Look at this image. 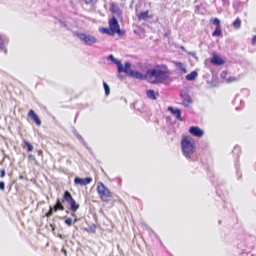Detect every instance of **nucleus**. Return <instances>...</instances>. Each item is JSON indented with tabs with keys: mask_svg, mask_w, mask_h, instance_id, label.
Instances as JSON below:
<instances>
[{
	"mask_svg": "<svg viewBox=\"0 0 256 256\" xmlns=\"http://www.w3.org/2000/svg\"><path fill=\"white\" fill-rule=\"evenodd\" d=\"M170 72L164 64L155 66L146 72L147 80L151 84L163 83L170 78Z\"/></svg>",
	"mask_w": 256,
	"mask_h": 256,
	"instance_id": "f257e3e1",
	"label": "nucleus"
},
{
	"mask_svg": "<svg viewBox=\"0 0 256 256\" xmlns=\"http://www.w3.org/2000/svg\"><path fill=\"white\" fill-rule=\"evenodd\" d=\"M96 190L99 198L104 202H109L112 198V192L101 182L97 183Z\"/></svg>",
	"mask_w": 256,
	"mask_h": 256,
	"instance_id": "f03ea898",
	"label": "nucleus"
},
{
	"mask_svg": "<svg viewBox=\"0 0 256 256\" xmlns=\"http://www.w3.org/2000/svg\"><path fill=\"white\" fill-rule=\"evenodd\" d=\"M62 202H67L70 206V209L72 212L71 216L75 217L76 215L75 212L80 208V204H78L74 199L72 198L71 194L68 191L66 190L62 196Z\"/></svg>",
	"mask_w": 256,
	"mask_h": 256,
	"instance_id": "7ed1b4c3",
	"label": "nucleus"
},
{
	"mask_svg": "<svg viewBox=\"0 0 256 256\" xmlns=\"http://www.w3.org/2000/svg\"><path fill=\"white\" fill-rule=\"evenodd\" d=\"M182 149L184 155L190 158L192 155V143L190 136H184L181 142Z\"/></svg>",
	"mask_w": 256,
	"mask_h": 256,
	"instance_id": "20e7f679",
	"label": "nucleus"
},
{
	"mask_svg": "<svg viewBox=\"0 0 256 256\" xmlns=\"http://www.w3.org/2000/svg\"><path fill=\"white\" fill-rule=\"evenodd\" d=\"M109 28H110L113 33L118 34V36H122L124 34V30H121L120 24L115 17L112 16L108 21Z\"/></svg>",
	"mask_w": 256,
	"mask_h": 256,
	"instance_id": "39448f33",
	"label": "nucleus"
},
{
	"mask_svg": "<svg viewBox=\"0 0 256 256\" xmlns=\"http://www.w3.org/2000/svg\"><path fill=\"white\" fill-rule=\"evenodd\" d=\"M78 36L88 44H91L96 42V38L90 35H86L84 34L81 33L79 34Z\"/></svg>",
	"mask_w": 256,
	"mask_h": 256,
	"instance_id": "423d86ee",
	"label": "nucleus"
},
{
	"mask_svg": "<svg viewBox=\"0 0 256 256\" xmlns=\"http://www.w3.org/2000/svg\"><path fill=\"white\" fill-rule=\"evenodd\" d=\"M110 11L112 14H116L118 18H122V10L120 9L118 4L112 2L110 4Z\"/></svg>",
	"mask_w": 256,
	"mask_h": 256,
	"instance_id": "0eeeda50",
	"label": "nucleus"
},
{
	"mask_svg": "<svg viewBox=\"0 0 256 256\" xmlns=\"http://www.w3.org/2000/svg\"><path fill=\"white\" fill-rule=\"evenodd\" d=\"M210 62L214 66H220L224 64L225 62L217 54L214 53Z\"/></svg>",
	"mask_w": 256,
	"mask_h": 256,
	"instance_id": "6e6552de",
	"label": "nucleus"
},
{
	"mask_svg": "<svg viewBox=\"0 0 256 256\" xmlns=\"http://www.w3.org/2000/svg\"><path fill=\"white\" fill-rule=\"evenodd\" d=\"M172 63L174 65L176 70L178 73L180 74H183L186 73L187 70L184 64L176 61H173Z\"/></svg>",
	"mask_w": 256,
	"mask_h": 256,
	"instance_id": "1a4fd4ad",
	"label": "nucleus"
},
{
	"mask_svg": "<svg viewBox=\"0 0 256 256\" xmlns=\"http://www.w3.org/2000/svg\"><path fill=\"white\" fill-rule=\"evenodd\" d=\"M168 110L170 112L172 116H175L178 120L182 121L183 119L181 116L182 112L180 109H174L172 106H170L168 108Z\"/></svg>",
	"mask_w": 256,
	"mask_h": 256,
	"instance_id": "9d476101",
	"label": "nucleus"
},
{
	"mask_svg": "<svg viewBox=\"0 0 256 256\" xmlns=\"http://www.w3.org/2000/svg\"><path fill=\"white\" fill-rule=\"evenodd\" d=\"M92 180V178L90 177H87L84 178H80L79 177H76L74 180V182L76 184L86 186L90 184Z\"/></svg>",
	"mask_w": 256,
	"mask_h": 256,
	"instance_id": "9b49d317",
	"label": "nucleus"
},
{
	"mask_svg": "<svg viewBox=\"0 0 256 256\" xmlns=\"http://www.w3.org/2000/svg\"><path fill=\"white\" fill-rule=\"evenodd\" d=\"M131 64L128 62H126L124 64V66L123 67L122 64V68L120 70H118L119 72H124L128 76H130L132 72H133L132 70L130 68Z\"/></svg>",
	"mask_w": 256,
	"mask_h": 256,
	"instance_id": "f8f14e48",
	"label": "nucleus"
},
{
	"mask_svg": "<svg viewBox=\"0 0 256 256\" xmlns=\"http://www.w3.org/2000/svg\"><path fill=\"white\" fill-rule=\"evenodd\" d=\"M28 116L35 122L36 125L40 126L41 124V120L32 110H29Z\"/></svg>",
	"mask_w": 256,
	"mask_h": 256,
	"instance_id": "ddd939ff",
	"label": "nucleus"
},
{
	"mask_svg": "<svg viewBox=\"0 0 256 256\" xmlns=\"http://www.w3.org/2000/svg\"><path fill=\"white\" fill-rule=\"evenodd\" d=\"M204 134V130L198 126H193V136L202 138Z\"/></svg>",
	"mask_w": 256,
	"mask_h": 256,
	"instance_id": "4468645a",
	"label": "nucleus"
},
{
	"mask_svg": "<svg viewBox=\"0 0 256 256\" xmlns=\"http://www.w3.org/2000/svg\"><path fill=\"white\" fill-rule=\"evenodd\" d=\"M131 77H132L135 78L139 79V80H147V76H146V72L145 74H142L140 72H138V71H134L132 72L130 76Z\"/></svg>",
	"mask_w": 256,
	"mask_h": 256,
	"instance_id": "2eb2a0df",
	"label": "nucleus"
},
{
	"mask_svg": "<svg viewBox=\"0 0 256 256\" xmlns=\"http://www.w3.org/2000/svg\"><path fill=\"white\" fill-rule=\"evenodd\" d=\"M206 171L208 176L210 180L211 181L212 184L215 186H218V182H216L214 180L212 179L213 178H214V173L212 170L210 168H208L206 170Z\"/></svg>",
	"mask_w": 256,
	"mask_h": 256,
	"instance_id": "dca6fc26",
	"label": "nucleus"
},
{
	"mask_svg": "<svg viewBox=\"0 0 256 256\" xmlns=\"http://www.w3.org/2000/svg\"><path fill=\"white\" fill-rule=\"evenodd\" d=\"M62 201L60 202L59 199H57L56 204L54 206L53 208L54 212H57L58 210H64V207L63 206Z\"/></svg>",
	"mask_w": 256,
	"mask_h": 256,
	"instance_id": "f3484780",
	"label": "nucleus"
},
{
	"mask_svg": "<svg viewBox=\"0 0 256 256\" xmlns=\"http://www.w3.org/2000/svg\"><path fill=\"white\" fill-rule=\"evenodd\" d=\"M148 10L141 12L140 14H137L138 20L140 21L146 18L148 16Z\"/></svg>",
	"mask_w": 256,
	"mask_h": 256,
	"instance_id": "a211bd4d",
	"label": "nucleus"
},
{
	"mask_svg": "<svg viewBox=\"0 0 256 256\" xmlns=\"http://www.w3.org/2000/svg\"><path fill=\"white\" fill-rule=\"evenodd\" d=\"M222 34V28L221 26H216L215 30L212 32V36H220Z\"/></svg>",
	"mask_w": 256,
	"mask_h": 256,
	"instance_id": "6ab92c4d",
	"label": "nucleus"
},
{
	"mask_svg": "<svg viewBox=\"0 0 256 256\" xmlns=\"http://www.w3.org/2000/svg\"><path fill=\"white\" fill-rule=\"evenodd\" d=\"M100 31L102 33L106 34H108L110 36H113L114 34L112 31V30H110V28H100Z\"/></svg>",
	"mask_w": 256,
	"mask_h": 256,
	"instance_id": "aec40b11",
	"label": "nucleus"
},
{
	"mask_svg": "<svg viewBox=\"0 0 256 256\" xmlns=\"http://www.w3.org/2000/svg\"><path fill=\"white\" fill-rule=\"evenodd\" d=\"M232 152L234 155H236V158H238L240 154V148L237 145L235 146Z\"/></svg>",
	"mask_w": 256,
	"mask_h": 256,
	"instance_id": "412c9836",
	"label": "nucleus"
},
{
	"mask_svg": "<svg viewBox=\"0 0 256 256\" xmlns=\"http://www.w3.org/2000/svg\"><path fill=\"white\" fill-rule=\"evenodd\" d=\"M146 95L148 98L152 99V100H156V98L155 92L154 90H147L146 92Z\"/></svg>",
	"mask_w": 256,
	"mask_h": 256,
	"instance_id": "4be33fe9",
	"label": "nucleus"
},
{
	"mask_svg": "<svg viewBox=\"0 0 256 256\" xmlns=\"http://www.w3.org/2000/svg\"><path fill=\"white\" fill-rule=\"evenodd\" d=\"M241 25V20L238 18L233 22L232 26L236 29L240 28Z\"/></svg>",
	"mask_w": 256,
	"mask_h": 256,
	"instance_id": "5701e85b",
	"label": "nucleus"
},
{
	"mask_svg": "<svg viewBox=\"0 0 256 256\" xmlns=\"http://www.w3.org/2000/svg\"><path fill=\"white\" fill-rule=\"evenodd\" d=\"M23 143L27 147V152H32L34 150V146L25 140H23Z\"/></svg>",
	"mask_w": 256,
	"mask_h": 256,
	"instance_id": "b1692460",
	"label": "nucleus"
},
{
	"mask_svg": "<svg viewBox=\"0 0 256 256\" xmlns=\"http://www.w3.org/2000/svg\"><path fill=\"white\" fill-rule=\"evenodd\" d=\"M192 101L190 98H184L181 104L184 105L185 106H190L191 104Z\"/></svg>",
	"mask_w": 256,
	"mask_h": 256,
	"instance_id": "393cba45",
	"label": "nucleus"
},
{
	"mask_svg": "<svg viewBox=\"0 0 256 256\" xmlns=\"http://www.w3.org/2000/svg\"><path fill=\"white\" fill-rule=\"evenodd\" d=\"M236 168V175L238 180H240L242 177V174L240 172V168L238 166L236 162H235Z\"/></svg>",
	"mask_w": 256,
	"mask_h": 256,
	"instance_id": "a878e982",
	"label": "nucleus"
},
{
	"mask_svg": "<svg viewBox=\"0 0 256 256\" xmlns=\"http://www.w3.org/2000/svg\"><path fill=\"white\" fill-rule=\"evenodd\" d=\"M211 22L212 24H215L216 26H221L220 21L218 18H215L214 20H212Z\"/></svg>",
	"mask_w": 256,
	"mask_h": 256,
	"instance_id": "bb28decb",
	"label": "nucleus"
},
{
	"mask_svg": "<svg viewBox=\"0 0 256 256\" xmlns=\"http://www.w3.org/2000/svg\"><path fill=\"white\" fill-rule=\"evenodd\" d=\"M115 64H116L117 66H118V70H120L121 68H122V64L121 63V62L119 60H118L114 58V60H112Z\"/></svg>",
	"mask_w": 256,
	"mask_h": 256,
	"instance_id": "cd10ccee",
	"label": "nucleus"
},
{
	"mask_svg": "<svg viewBox=\"0 0 256 256\" xmlns=\"http://www.w3.org/2000/svg\"><path fill=\"white\" fill-rule=\"evenodd\" d=\"M103 85L105 90V94L108 96L110 92L109 86L105 82H103Z\"/></svg>",
	"mask_w": 256,
	"mask_h": 256,
	"instance_id": "c85d7f7f",
	"label": "nucleus"
},
{
	"mask_svg": "<svg viewBox=\"0 0 256 256\" xmlns=\"http://www.w3.org/2000/svg\"><path fill=\"white\" fill-rule=\"evenodd\" d=\"M241 94L244 95V96L248 97L250 94V92L248 89L244 88L241 90Z\"/></svg>",
	"mask_w": 256,
	"mask_h": 256,
	"instance_id": "c756f323",
	"label": "nucleus"
},
{
	"mask_svg": "<svg viewBox=\"0 0 256 256\" xmlns=\"http://www.w3.org/2000/svg\"><path fill=\"white\" fill-rule=\"evenodd\" d=\"M53 210H54L53 208H52V206H50L49 210L48 211V212H46L45 214L46 216L48 218L50 216H51L52 215V213H53Z\"/></svg>",
	"mask_w": 256,
	"mask_h": 256,
	"instance_id": "7c9ffc66",
	"label": "nucleus"
},
{
	"mask_svg": "<svg viewBox=\"0 0 256 256\" xmlns=\"http://www.w3.org/2000/svg\"><path fill=\"white\" fill-rule=\"evenodd\" d=\"M64 222L68 226H70L72 224V219L70 218H68L65 220Z\"/></svg>",
	"mask_w": 256,
	"mask_h": 256,
	"instance_id": "2f4dec72",
	"label": "nucleus"
},
{
	"mask_svg": "<svg viewBox=\"0 0 256 256\" xmlns=\"http://www.w3.org/2000/svg\"><path fill=\"white\" fill-rule=\"evenodd\" d=\"M234 80H236V78L235 77H233V76H230L226 79V81L228 82H234Z\"/></svg>",
	"mask_w": 256,
	"mask_h": 256,
	"instance_id": "473e14b6",
	"label": "nucleus"
},
{
	"mask_svg": "<svg viewBox=\"0 0 256 256\" xmlns=\"http://www.w3.org/2000/svg\"><path fill=\"white\" fill-rule=\"evenodd\" d=\"M238 2H234L233 4V8L236 12H237L238 10Z\"/></svg>",
	"mask_w": 256,
	"mask_h": 256,
	"instance_id": "72a5a7b5",
	"label": "nucleus"
},
{
	"mask_svg": "<svg viewBox=\"0 0 256 256\" xmlns=\"http://www.w3.org/2000/svg\"><path fill=\"white\" fill-rule=\"evenodd\" d=\"M6 175V172L4 169H0V177L3 178Z\"/></svg>",
	"mask_w": 256,
	"mask_h": 256,
	"instance_id": "f704fd0d",
	"label": "nucleus"
},
{
	"mask_svg": "<svg viewBox=\"0 0 256 256\" xmlns=\"http://www.w3.org/2000/svg\"><path fill=\"white\" fill-rule=\"evenodd\" d=\"M186 78L188 80H192V72L190 74H188L186 76Z\"/></svg>",
	"mask_w": 256,
	"mask_h": 256,
	"instance_id": "c9c22d12",
	"label": "nucleus"
},
{
	"mask_svg": "<svg viewBox=\"0 0 256 256\" xmlns=\"http://www.w3.org/2000/svg\"><path fill=\"white\" fill-rule=\"evenodd\" d=\"M0 190H4V183L3 182H0Z\"/></svg>",
	"mask_w": 256,
	"mask_h": 256,
	"instance_id": "e433bc0d",
	"label": "nucleus"
},
{
	"mask_svg": "<svg viewBox=\"0 0 256 256\" xmlns=\"http://www.w3.org/2000/svg\"><path fill=\"white\" fill-rule=\"evenodd\" d=\"M256 43V35H254L253 36V37L252 38V45H254Z\"/></svg>",
	"mask_w": 256,
	"mask_h": 256,
	"instance_id": "4c0bfd02",
	"label": "nucleus"
},
{
	"mask_svg": "<svg viewBox=\"0 0 256 256\" xmlns=\"http://www.w3.org/2000/svg\"><path fill=\"white\" fill-rule=\"evenodd\" d=\"M86 4H91L94 2V0H84Z\"/></svg>",
	"mask_w": 256,
	"mask_h": 256,
	"instance_id": "58836bf2",
	"label": "nucleus"
},
{
	"mask_svg": "<svg viewBox=\"0 0 256 256\" xmlns=\"http://www.w3.org/2000/svg\"><path fill=\"white\" fill-rule=\"evenodd\" d=\"M28 158L30 159H32L34 160H36V158L34 156L32 155V154H29L28 155Z\"/></svg>",
	"mask_w": 256,
	"mask_h": 256,
	"instance_id": "ea45409f",
	"label": "nucleus"
},
{
	"mask_svg": "<svg viewBox=\"0 0 256 256\" xmlns=\"http://www.w3.org/2000/svg\"><path fill=\"white\" fill-rule=\"evenodd\" d=\"M198 76V74L196 71L193 70V80Z\"/></svg>",
	"mask_w": 256,
	"mask_h": 256,
	"instance_id": "a19ab883",
	"label": "nucleus"
},
{
	"mask_svg": "<svg viewBox=\"0 0 256 256\" xmlns=\"http://www.w3.org/2000/svg\"><path fill=\"white\" fill-rule=\"evenodd\" d=\"M114 58L112 54H110L109 56H108V59L112 60H114Z\"/></svg>",
	"mask_w": 256,
	"mask_h": 256,
	"instance_id": "79ce46f5",
	"label": "nucleus"
},
{
	"mask_svg": "<svg viewBox=\"0 0 256 256\" xmlns=\"http://www.w3.org/2000/svg\"><path fill=\"white\" fill-rule=\"evenodd\" d=\"M188 131L190 134H192V126L189 128Z\"/></svg>",
	"mask_w": 256,
	"mask_h": 256,
	"instance_id": "37998d69",
	"label": "nucleus"
},
{
	"mask_svg": "<svg viewBox=\"0 0 256 256\" xmlns=\"http://www.w3.org/2000/svg\"><path fill=\"white\" fill-rule=\"evenodd\" d=\"M38 154H42V151L41 150H39L38 151Z\"/></svg>",
	"mask_w": 256,
	"mask_h": 256,
	"instance_id": "c03bdc74",
	"label": "nucleus"
},
{
	"mask_svg": "<svg viewBox=\"0 0 256 256\" xmlns=\"http://www.w3.org/2000/svg\"><path fill=\"white\" fill-rule=\"evenodd\" d=\"M192 148H193V154L194 153V142H193V147H192Z\"/></svg>",
	"mask_w": 256,
	"mask_h": 256,
	"instance_id": "a18cd8bd",
	"label": "nucleus"
},
{
	"mask_svg": "<svg viewBox=\"0 0 256 256\" xmlns=\"http://www.w3.org/2000/svg\"><path fill=\"white\" fill-rule=\"evenodd\" d=\"M23 178H24V176H23L22 175L20 176V179H23Z\"/></svg>",
	"mask_w": 256,
	"mask_h": 256,
	"instance_id": "49530a36",
	"label": "nucleus"
},
{
	"mask_svg": "<svg viewBox=\"0 0 256 256\" xmlns=\"http://www.w3.org/2000/svg\"><path fill=\"white\" fill-rule=\"evenodd\" d=\"M225 2H226L227 4H229V2H228V1H226V0H225Z\"/></svg>",
	"mask_w": 256,
	"mask_h": 256,
	"instance_id": "de8ad7c7",
	"label": "nucleus"
},
{
	"mask_svg": "<svg viewBox=\"0 0 256 256\" xmlns=\"http://www.w3.org/2000/svg\"><path fill=\"white\" fill-rule=\"evenodd\" d=\"M198 6H196V8L195 10H194L195 12H196V10H198Z\"/></svg>",
	"mask_w": 256,
	"mask_h": 256,
	"instance_id": "09e8293b",
	"label": "nucleus"
},
{
	"mask_svg": "<svg viewBox=\"0 0 256 256\" xmlns=\"http://www.w3.org/2000/svg\"><path fill=\"white\" fill-rule=\"evenodd\" d=\"M64 250V253L66 254V250Z\"/></svg>",
	"mask_w": 256,
	"mask_h": 256,
	"instance_id": "8fccbe9b",
	"label": "nucleus"
},
{
	"mask_svg": "<svg viewBox=\"0 0 256 256\" xmlns=\"http://www.w3.org/2000/svg\"><path fill=\"white\" fill-rule=\"evenodd\" d=\"M240 102L241 104H242V102H244V101L242 100H240Z\"/></svg>",
	"mask_w": 256,
	"mask_h": 256,
	"instance_id": "3c124183",
	"label": "nucleus"
},
{
	"mask_svg": "<svg viewBox=\"0 0 256 256\" xmlns=\"http://www.w3.org/2000/svg\"><path fill=\"white\" fill-rule=\"evenodd\" d=\"M216 194H218V188H216Z\"/></svg>",
	"mask_w": 256,
	"mask_h": 256,
	"instance_id": "603ef678",
	"label": "nucleus"
},
{
	"mask_svg": "<svg viewBox=\"0 0 256 256\" xmlns=\"http://www.w3.org/2000/svg\"><path fill=\"white\" fill-rule=\"evenodd\" d=\"M222 221L221 220H219L218 221V224H220L221 223Z\"/></svg>",
	"mask_w": 256,
	"mask_h": 256,
	"instance_id": "864d4df0",
	"label": "nucleus"
},
{
	"mask_svg": "<svg viewBox=\"0 0 256 256\" xmlns=\"http://www.w3.org/2000/svg\"><path fill=\"white\" fill-rule=\"evenodd\" d=\"M236 110H238V107H236Z\"/></svg>",
	"mask_w": 256,
	"mask_h": 256,
	"instance_id": "5fc2aeb1",
	"label": "nucleus"
},
{
	"mask_svg": "<svg viewBox=\"0 0 256 256\" xmlns=\"http://www.w3.org/2000/svg\"><path fill=\"white\" fill-rule=\"evenodd\" d=\"M192 56H193V57H194V52H193Z\"/></svg>",
	"mask_w": 256,
	"mask_h": 256,
	"instance_id": "6e6d98bb",
	"label": "nucleus"
},
{
	"mask_svg": "<svg viewBox=\"0 0 256 256\" xmlns=\"http://www.w3.org/2000/svg\"><path fill=\"white\" fill-rule=\"evenodd\" d=\"M238 96V94L236 95V98Z\"/></svg>",
	"mask_w": 256,
	"mask_h": 256,
	"instance_id": "4d7b16f0",
	"label": "nucleus"
}]
</instances>
